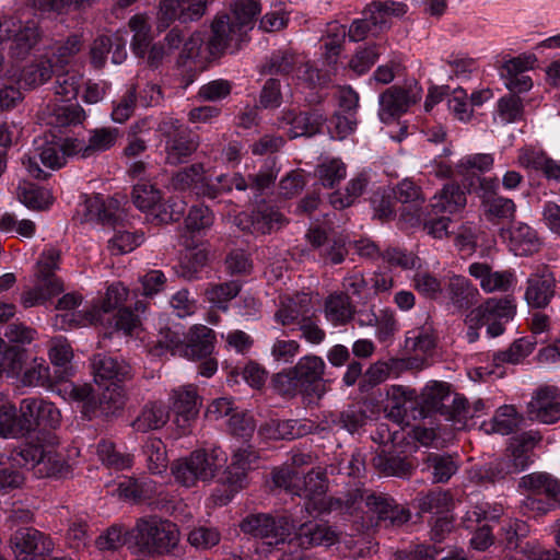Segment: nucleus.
<instances>
[{
  "instance_id": "nucleus-50",
  "label": "nucleus",
  "mask_w": 560,
  "mask_h": 560,
  "mask_svg": "<svg viewBox=\"0 0 560 560\" xmlns=\"http://www.w3.org/2000/svg\"><path fill=\"white\" fill-rule=\"evenodd\" d=\"M424 465L431 471L433 482L436 483L448 481L458 469L453 456L446 454H429Z\"/></svg>"
},
{
  "instance_id": "nucleus-47",
  "label": "nucleus",
  "mask_w": 560,
  "mask_h": 560,
  "mask_svg": "<svg viewBox=\"0 0 560 560\" xmlns=\"http://www.w3.org/2000/svg\"><path fill=\"white\" fill-rule=\"evenodd\" d=\"M132 201L141 211H150L153 215L163 207L162 192L148 180H142L133 186Z\"/></svg>"
},
{
  "instance_id": "nucleus-58",
  "label": "nucleus",
  "mask_w": 560,
  "mask_h": 560,
  "mask_svg": "<svg viewBox=\"0 0 560 560\" xmlns=\"http://www.w3.org/2000/svg\"><path fill=\"white\" fill-rule=\"evenodd\" d=\"M71 139L66 140L63 144L48 143L39 153L42 164L51 170H59L66 163V155H70Z\"/></svg>"
},
{
  "instance_id": "nucleus-22",
  "label": "nucleus",
  "mask_w": 560,
  "mask_h": 560,
  "mask_svg": "<svg viewBox=\"0 0 560 560\" xmlns=\"http://www.w3.org/2000/svg\"><path fill=\"white\" fill-rule=\"evenodd\" d=\"M324 177L323 185L335 189L329 195V202L336 209H343L353 203L364 190L366 180L364 177Z\"/></svg>"
},
{
  "instance_id": "nucleus-61",
  "label": "nucleus",
  "mask_w": 560,
  "mask_h": 560,
  "mask_svg": "<svg viewBox=\"0 0 560 560\" xmlns=\"http://www.w3.org/2000/svg\"><path fill=\"white\" fill-rule=\"evenodd\" d=\"M241 291V284L237 281H229L209 287L206 290L207 299L219 308L226 310V303L234 299Z\"/></svg>"
},
{
  "instance_id": "nucleus-42",
  "label": "nucleus",
  "mask_w": 560,
  "mask_h": 560,
  "mask_svg": "<svg viewBox=\"0 0 560 560\" xmlns=\"http://www.w3.org/2000/svg\"><path fill=\"white\" fill-rule=\"evenodd\" d=\"M510 249L516 256H528L538 252L540 243L536 232L524 223H517L506 232Z\"/></svg>"
},
{
  "instance_id": "nucleus-32",
  "label": "nucleus",
  "mask_w": 560,
  "mask_h": 560,
  "mask_svg": "<svg viewBox=\"0 0 560 560\" xmlns=\"http://www.w3.org/2000/svg\"><path fill=\"white\" fill-rule=\"evenodd\" d=\"M52 72V60L45 56L26 65L19 75L9 71V78L16 79V82L23 89H35L45 84L51 78Z\"/></svg>"
},
{
  "instance_id": "nucleus-33",
  "label": "nucleus",
  "mask_w": 560,
  "mask_h": 560,
  "mask_svg": "<svg viewBox=\"0 0 560 560\" xmlns=\"http://www.w3.org/2000/svg\"><path fill=\"white\" fill-rule=\"evenodd\" d=\"M92 369L96 383L103 381L124 382L131 376V368L128 363L101 353L93 357Z\"/></svg>"
},
{
  "instance_id": "nucleus-21",
  "label": "nucleus",
  "mask_w": 560,
  "mask_h": 560,
  "mask_svg": "<svg viewBox=\"0 0 560 560\" xmlns=\"http://www.w3.org/2000/svg\"><path fill=\"white\" fill-rule=\"evenodd\" d=\"M246 35L226 15L217 18L212 23V36L209 40V54L214 56L228 48L237 49L245 40Z\"/></svg>"
},
{
  "instance_id": "nucleus-39",
  "label": "nucleus",
  "mask_w": 560,
  "mask_h": 560,
  "mask_svg": "<svg viewBox=\"0 0 560 560\" xmlns=\"http://www.w3.org/2000/svg\"><path fill=\"white\" fill-rule=\"evenodd\" d=\"M520 487L535 493H544L550 501L560 505V480L549 472L536 471L525 475Z\"/></svg>"
},
{
  "instance_id": "nucleus-54",
  "label": "nucleus",
  "mask_w": 560,
  "mask_h": 560,
  "mask_svg": "<svg viewBox=\"0 0 560 560\" xmlns=\"http://www.w3.org/2000/svg\"><path fill=\"white\" fill-rule=\"evenodd\" d=\"M435 347L433 328L430 325L413 328L407 332L406 348L420 353H428Z\"/></svg>"
},
{
  "instance_id": "nucleus-15",
  "label": "nucleus",
  "mask_w": 560,
  "mask_h": 560,
  "mask_svg": "<svg viewBox=\"0 0 560 560\" xmlns=\"http://www.w3.org/2000/svg\"><path fill=\"white\" fill-rule=\"evenodd\" d=\"M201 399L194 385H183L174 388L170 394V409L175 416L177 427L184 432L199 413Z\"/></svg>"
},
{
  "instance_id": "nucleus-48",
  "label": "nucleus",
  "mask_w": 560,
  "mask_h": 560,
  "mask_svg": "<svg viewBox=\"0 0 560 560\" xmlns=\"http://www.w3.org/2000/svg\"><path fill=\"white\" fill-rule=\"evenodd\" d=\"M466 205V195L454 183L444 185L440 194L433 197L432 208L435 212L455 213Z\"/></svg>"
},
{
  "instance_id": "nucleus-40",
  "label": "nucleus",
  "mask_w": 560,
  "mask_h": 560,
  "mask_svg": "<svg viewBox=\"0 0 560 560\" xmlns=\"http://www.w3.org/2000/svg\"><path fill=\"white\" fill-rule=\"evenodd\" d=\"M517 164L527 172L560 175V161L549 158L544 151L538 149L524 148L520 150Z\"/></svg>"
},
{
  "instance_id": "nucleus-57",
  "label": "nucleus",
  "mask_w": 560,
  "mask_h": 560,
  "mask_svg": "<svg viewBox=\"0 0 560 560\" xmlns=\"http://www.w3.org/2000/svg\"><path fill=\"white\" fill-rule=\"evenodd\" d=\"M494 158L490 153L467 154L458 161L456 172L470 173L472 175L488 173L492 170Z\"/></svg>"
},
{
  "instance_id": "nucleus-53",
  "label": "nucleus",
  "mask_w": 560,
  "mask_h": 560,
  "mask_svg": "<svg viewBox=\"0 0 560 560\" xmlns=\"http://www.w3.org/2000/svg\"><path fill=\"white\" fill-rule=\"evenodd\" d=\"M148 469L161 475L167 468V456L164 443L160 439H150L143 446Z\"/></svg>"
},
{
  "instance_id": "nucleus-28",
  "label": "nucleus",
  "mask_w": 560,
  "mask_h": 560,
  "mask_svg": "<svg viewBox=\"0 0 560 560\" xmlns=\"http://www.w3.org/2000/svg\"><path fill=\"white\" fill-rule=\"evenodd\" d=\"M258 460V455L252 446L236 450L231 459V464L224 471L223 482L234 489L243 487L247 471L253 469Z\"/></svg>"
},
{
  "instance_id": "nucleus-36",
  "label": "nucleus",
  "mask_w": 560,
  "mask_h": 560,
  "mask_svg": "<svg viewBox=\"0 0 560 560\" xmlns=\"http://www.w3.org/2000/svg\"><path fill=\"white\" fill-rule=\"evenodd\" d=\"M228 177H172L171 186L175 190L191 191L200 197L215 198L225 189L224 179Z\"/></svg>"
},
{
  "instance_id": "nucleus-51",
  "label": "nucleus",
  "mask_w": 560,
  "mask_h": 560,
  "mask_svg": "<svg viewBox=\"0 0 560 560\" xmlns=\"http://www.w3.org/2000/svg\"><path fill=\"white\" fill-rule=\"evenodd\" d=\"M260 11L261 7L257 0H236L232 5L233 20L245 35L253 30L255 18Z\"/></svg>"
},
{
  "instance_id": "nucleus-64",
  "label": "nucleus",
  "mask_w": 560,
  "mask_h": 560,
  "mask_svg": "<svg viewBox=\"0 0 560 560\" xmlns=\"http://www.w3.org/2000/svg\"><path fill=\"white\" fill-rule=\"evenodd\" d=\"M520 421L521 417L517 415L515 407L505 405L497 410L492 419V430L499 434L508 435L515 430Z\"/></svg>"
},
{
  "instance_id": "nucleus-2",
  "label": "nucleus",
  "mask_w": 560,
  "mask_h": 560,
  "mask_svg": "<svg viewBox=\"0 0 560 560\" xmlns=\"http://www.w3.org/2000/svg\"><path fill=\"white\" fill-rule=\"evenodd\" d=\"M225 460V454L219 448L210 452L195 451L188 457L177 460L172 466V472L177 482L189 488L198 481L212 480Z\"/></svg>"
},
{
  "instance_id": "nucleus-41",
  "label": "nucleus",
  "mask_w": 560,
  "mask_h": 560,
  "mask_svg": "<svg viewBox=\"0 0 560 560\" xmlns=\"http://www.w3.org/2000/svg\"><path fill=\"white\" fill-rule=\"evenodd\" d=\"M122 397L117 388H106L98 400L94 395L82 404L81 411L88 418L92 419L97 416L108 417L114 415L122 407Z\"/></svg>"
},
{
  "instance_id": "nucleus-34",
  "label": "nucleus",
  "mask_w": 560,
  "mask_h": 560,
  "mask_svg": "<svg viewBox=\"0 0 560 560\" xmlns=\"http://www.w3.org/2000/svg\"><path fill=\"white\" fill-rule=\"evenodd\" d=\"M324 122L325 117L317 112L300 114L287 112L282 117V127H288L290 138L313 136L320 130Z\"/></svg>"
},
{
  "instance_id": "nucleus-45",
  "label": "nucleus",
  "mask_w": 560,
  "mask_h": 560,
  "mask_svg": "<svg viewBox=\"0 0 560 560\" xmlns=\"http://www.w3.org/2000/svg\"><path fill=\"white\" fill-rule=\"evenodd\" d=\"M16 196L20 202L33 210H43L52 203L50 191L28 179L20 182Z\"/></svg>"
},
{
  "instance_id": "nucleus-9",
  "label": "nucleus",
  "mask_w": 560,
  "mask_h": 560,
  "mask_svg": "<svg viewBox=\"0 0 560 560\" xmlns=\"http://www.w3.org/2000/svg\"><path fill=\"white\" fill-rule=\"evenodd\" d=\"M422 96V89L417 82L406 88L393 86L380 95L378 117L382 122L390 124Z\"/></svg>"
},
{
  "instance_id": "nucleus-20",
  "label": "nucleus",
  "mask_w": 560,
  "mask_h": 560,
  "mask_svg": "<svg viewBox=\"0 0 560 560\" xmlns=\"http://www.w3.org/2000/svg\"><path fill=\"white\" fill-rule=\"evenodd\" d=\"M164 130L170 137L165 147L166 163L170 165L184 163L197 148V144L189 136L188 129L177 120H172L164 124Z\"/></svg>"
},
{
  "instance_id": "nucleus-38",
  "label": "nucleus",
  "mask_w": 560,
  "mask_h": 560,
  "mask_svg": "<svg viewBox=\"0 0 560 560\" xmlns=\"http://www.w3.org/2000/svg\"><path fill=\"white\" fill-rule=\"evenodd\" d=\"M308 433V427L299 420L270 419L258 429V434L267 440H293Z\"/></svg>"
},
{
  "instance_id": "nucleus-30",
  "label": "nucleus",
  "mask_w": 560,
  "mask_h": 560,
  "mask_svg": "<svg viewBox=\"0 0 560 560\" xmlns=\"http://www.w3.org/2000/svg\"><path fill=\"white\" fill-rule=\"evenodd\" d=\"M126 39L118 35L114 37L101 36L91 47V62L95 68H102L110 54L112 62L120 65L127 57Z\"/></svg>"
},
{
  "instance_id": "nucleus-29",
  "label": "nucleus",
  "mask_w": 560,
  "mask_h": 560,
  "mask_svg": "<svg viewBox=\"0 0 560 560\" xmlns=\"http://www.w3.org/2000/svg\"><path fill=\"white\" fill-rule=\"evenodd\" d=\"M294 537L303 548L329 547L338 541L339 534L327 523L306 522L299 527Z\"/></svg>"
},
{
  "instance_id": "nucleus-62",
  "label": "nucleus",
  "mask_w": 560,
  "mask_h": 560,
  "mask_svg": "<svg viewBox=\"0 0 560 560\" xmlns=\"http://www.w3.org/2000/svg\"><path fill=\"white\" fill-rule=\"evenodd\" d=\"M40 398L28 397L20 402L18 420L22 435L38 427V411Z\"/></svg>"
},
{
  "instance_id": "nucleus-52",
  "label": "nucleus",
  "mask_w": 560,
  "mask_h": 560,
  "mask_svg": "<svg viewBox=\"0 0 560 560\" xmlns=\"http://www.w3.org/2000/svg\"><path fill=\"white\" fill-rule=\"evenodd\" d=\"M535 348V342L526 338L515 340L509 349L493 353L492 360L497 366L503 363L516 364L529 355Z\"/></svg>"
},
{
  "instance_id": "nucleus-10",
  "label": "nucleus",
  "mask_w": 560,
  "mask_h": 560,
  "mask_svg": "<svg viewBox=\"0 0 560 560\" xmlns=\"http://www.w3.org/2000/svg\"><path fill=\"white\" fill-rule=\"evenodd\" d=\"M10 545L16 560H37L54 549L50 537L34 527L16 529L10 537Z\"/></svg>"
},
{
  "instance_id": "nucleus-44",
  "label": "nucleus",
  "mask_w": 560,
  "mask_h": 560,
  "mask_svg": "<svg viewBox=\"0 0 560 560\" xmlns=\"http://www.w3.org/2000/svg\"><path fill=\"white\" fill-rule=\"evenodd\" d=\"M325 317L335 326L350 322L354 308L347 293H332L327 296L324 305Z\"/></svg>"
},
{
  "instance_id": "nucleus-56",
  "label": "nucleus",
  "mask_w": 560,
  "mask_h": 560,
  "mask_svg": "<svg viewBox=\"0 0 560 560\" xmlns=\"http://www.w3.org/2000/svg\"><path fill=\"white\" fill-rule=\"evenodd\" d=\"M418 508L422 513H444L447 512L453 502L451 495L446 491L436 490L417 498Z\"/></svg>"
},
{
  "instance_id": "nucleus-1",
  "label": "nucleus",
  "mask_w": 560,
  "mask_h": 560,
  "mask_svg": "<svg viewBox=\"0 0 560 560\" xmlns=\"http://www.w3.org/2000/svg\"><path fill=\"white\" fill-rule=\"evenodd\" d=\"M138 549L147 555H162L172 551L179 541L177 526L156 516L140 518L133 529Z\"/></svg>"
},
{
  "instance_id": "nucleus-5",
  "label": "nucleus",
  "mask_w": 560,
  "mask_h": 560,
  "mask_svg": "<svg viewBox=\"0 0 560 560\" xmlns=\"http://www.w3.org/2000/svg\"><path fill=\"white\" fill-rule=\"evenodd\" d=\"M40 33L34 21L23 22L15 16L0 18V45L10 43V56L25 58L37 45Z\"/></svg>"
},
{
  "instance_id": "nucleus-35",
  "label": "nucleus",
  "mask_w": 560,
  "mask_h": 560,
  "mask_svg": "<svg viewBox=\"0 0 560 560\" xmlns=\"http://www.w3.org/2000/svg\"><path fill=\"white\" fill-rule=\"evenodd\" d=\"M369 490L354 489L349 491L343 498L324 495L320 502H317L314 512H341L348 514H355L358 511L365 506L364 497L368 495Z\"/></svg>"
},
{
  "instance_id": "nucleus-11",
  "label": "nucleus",
  "mask_w": 560,
  "mask_h": 560,
  "mask_svg": "<svg viewBox=\"0 0 560 560\" xmlns=\"http://www.w3.org/2000/svg\"><path fill=\"white\" fill-rule=\"evenodd\" d=\"M302 394L308 397L322 398L326 392L324 374L326 370L325 361L315 354L304 355L292 366Z\"/></svg>"
},
{
  "instance_id": "nucleus-7",
  "label": "nucleus",
  "mask_w": 560,
  "mask_h": 560,
  "mask_svg": "<svg viewBox=\"0 0 560 560\" xmlns=\"http://www.w3.org/2000/svg\"><path fill=\"white\" fill-rule=\"evenodd\" d=\"M365 499V513L375 526L399 527L406 524L410 517L409 509L397 504L393 498L383 492L370 491Z\"/></svg>"
},
{
  "instance_id": "nucleus-14",
  "label": "nucleus",
  "mask_w": 560,
  "mask_h": 560,
  "mask_svg": "<svg viewBox=\"0 0 560 560\" xmlns=\"http://www.w3.org/2000/svg\"><path fill=\"white\" fill-rule=\"evenodd\" d=\"M556 294V278L547 266L538 268L526 280L524 300L530 308H546Z\"/></svg>"
},
{
  "instance_id": "nucleus-23",
  "label": "nucleus",
  "mask_w": 560,
  "mask_h": 560,
  "mask_svg": "<svg viewBox=\"0 0 560 560\" xmlns=\"http://www.w3.org/2000/svg\"><path fill=\"white\" fill-rule=\"evenodd\" d=\"M468 275L475 278L486 293L506 292L514 282V273L510 270L494 271L487 262H472L468 266Z\"/></svg>"
},
{
  "instance_id": "nucleus-37",
  "label": "nucleus",
  "mask_w": 560,
  "mask_h": 560,
  "mask_svg": "<svg viewBox=\"0 0 560 560\" xmlns=\"http://www.w3.org/2000/svg\"><path fill=\"white\" fill-rule=\"evenodd\" d=\"M446 295L455 308L467 310L477 303L479 291L464 276L454 275L448 279Z\"/></svg>"
},
{
  "instance_id": "nucleus-8",
  "label": "nucleus",
  "mask_w": 560,
  "mask_h": 560,
  "mask_svg": "<svg viewBox=\"0 0 560 560\" xmlns=\"http://www.w3.org/2000/svg\"><path fill=\"white\" fill-rule=\"evenodd\" d=\"M516 306L512 299H488L483 304L471 310V320H480L487 327V334L494 338L505 330V324L515 315Z\"/></svg>"
},
{
  "instance_id": "nucleus-59",
  "label": "nucleus",
  "mask_w": 560,
  "mask_h": 560,
  "mask_svg": "<svg viewBox=\"0 0 560 560\" xmlns=\"http://www.w3.org/2000/svg\"><path fill=\"white\" fill-rule=\"evenodd\" d=\"M22 435L18 420V411L13 404L0 399V438H15Z\"/></svg>"
},
{
  "instance_id": "nucleus-24",
  "label": "nucleus",
  "mask_w": 560,
  "mask_h": 560,
  "mask_svg": "<svg viewBox=\"0 0 560 560\" xmlns=\"http://www.w3.org/2000/svg\"><path fill=\"white\" fill-rule=\"evenodd\" d=\"M326 472L320 469H312L305 476L300 477L296 482L294 495L305 500V510L314 512L317 502L323 500L327 491Z\"/></svg>"
},
{
  "instance_id": "nucleus-17",
  "label": "nucleus",
  "mask_w": 560,
  "mask_h": 560,
  "mask_svg": "<svg viewBox=\"0 0 560 560\" xmlns=\"http://www.w3.org/2000/svg\"><path fill=\"white\" fill-rule=\"evenodd\" d=\"M285 222L283 214L269 206L258 207L250 213L242 212L235 218L240 230L253 234L271 233L281 229Z\"/></svg>"
},
{
  "instance_id": "nucleus-63",
  "label": "nucleus",
  "mask_w": 560,
  "mask_h": 560,
  "mask_svg": "<svg viewBox=\"0 0 560 560\" xmlns=\"http://www.w3.org/2000/svg\"><path fill=\"white\" fill-rule=\"evenodd\" d=\"M213 222V212L207 206L199 205L190 208L185 219V226L190 232L201 233L209 230Z\"/></svg>"
},
{
  "instance_id": "nucleus-31",
  "label": "nucleus",
  "mask_w": 560,
  "mask_h": 560,
  "mask_svg": "<svg viewBox=\"0 0 560 560\" xmlns=\"http://www.w3.org/2000/svg\"><path fill=\"white\" fill-rule=\"evenodd\" d=\"M541 435L535 431L524 432L515 436L510 444V464L509 474H515L524 470L530 464L529 452L540 442Z\"/></svg>"
},
{
  "instance_id": "nucleus-6",
  "label": "nucleus",
  "mask_w": 560,
  "mask_h": 560,
  "mask_svg": "<svg viewBox=\"0 0 560 560\" xmlns=\"http://www.w3.org/2000/svg\"><path fill=\"white\" fill-rule=\"evenodd\" d=\"M407 7L401 2H373L364 12V18L354 21L348 32L352 42L364 39L368 35H376L388 26L389 18L401 16Z\"/></svg>"
},
{
  "instance_id": "nucleus-60",
  "label": "nucleus",
  "mask_w": 560,
  "mask_h": 560,
  "mask_svg": "<svg viewBox=\"0 0 560 560\" xmlns=\"http://www.w3.org/2000/svg\"><path fill=\"white\" fill-rule=\"evenodd\" d=\"M97 455L103 464L115 469H125L131 466V456L117 451L115 444L109 441L98 443Z\"/></svg>"
},
{
  "instance_id": "nucleus-25",
  "label": "nucleus",
  "mask_w": 560,
  "mask_h": 560,
  "mask_svg": "<svg viewBox=\"0 0 560 560\" xmlns=\"http://www.w3.org/2000/svg\"><path fill=\"white\" fill-rule=\"evenodd\" d=\"M313 312L311 296L307 293H296L294 296H283L280 300L275 318L282 326H299Z\"/></svg>"
},
{
  "instance_id": "nucleus-3",
  "label": "nucleus",
  "mask_w": 560,
  "mask_h": 560,
  "mask_svg": "<svg viewBox=\"0 0 560 560\" xmlns=\"http://www.w3.org/2000/svg\"><path fill=\"white\" fill-rule=\"evenodd\" d=\"M60 252L55 248L44 250L37 261L36 281L33 289L26 291L21 302L24 307L44 304L63 290L62 281L55 275L59 268Z\"/></svg>"
},
{
  "instance_id": "nucleus-46",
  "label": "nucleus",
  "mask_w": 560,
  "mask_h": 560,
  "mask_svg": "<svg viewBox=\"0 0 560 560\" xmlns=\"http://www.w3.org/2000/svg\"><path fill=\"white\" fill-rule=\"evenodd\" d=\"M25 350L8 345L0 338V377H18L25 365Z\"/></svg>"
},
{
  "instance_id": "nucleus-55",
  "label": "nucleus",
  "mask_w": 560,
  "mask_h": 560,
  "mask_svg": "<svg viewBox=\"0 0 560 560\" xmlns=\"http://www.w3.org/2000/svg\"><path fill=\"white\" fill-rule=\"evenodd\" d=\"M523 105L518 97L508 96L498 101L493 119L500 125H508L522 118Z\"/></svg>"
},
{
  "instance_id": "nucleus-12",
  "label": "nucleus",
  "mask_w": 560,
  "mask_h": 560,
  "mask_svg": "<svg viewBox=\"0 0 560 560\" xmlns=\"http://www.w3.org/2000/svg\"><path fill=\"white\" fill-rule=\"evenodd\" d=\"M126 202V197L122 195L107 198H102L100 195L84 196V200L79 205L77 214L80 217L81 222L113 223L119 219V212Z\"/></svg>"
},
{
  "instance_id": "nucleus-26",
  "label": "nucleus",
  "mask_w": 560,
  "mask_h": 560,
  "mask_svg": "<svg viewBox=\"0 0 560 560\" xmlns=\"http://www.w3.org/2000/svg\"><path fill=\"white\" fill-rule=\"evenodd\" d=\"M214 331L205 325H194L185 336L183 358L203 360L214 349Z\"/></svg>"
},
{
  "instance_id": "nucleus-43",
  "label": "nucleus",
  "mask_w": 560,
  "mask_h": 560,
  "mask_svg": "<svg viewBox=\"0 0 560 560\" xmlns=\"http://www.w3.org/2000/svg\"><path fill=\"white\" fill-rule=\"evenodd\" d=\"M392 445L388 448H380L373 457V466L380 472L387 476L407 477L411 474L412 466L402 457L392 453Z\"/></svg>"
},
{
  "instance_id": "nucleus-49",
  "label": "nucleus",
  "mask_w": 560,
  "mask_h": 560,
  "mask_svg": "<svg viewBox=\"0 0 560 560\" xmlns=\"http://www.w3.org/2000/svg\"><path fill=\"white\" fill-rule=\"evenodd\" d=\"M170 412L162 404H148L135 419L132 425L139 432H148L162 428L168 420Z\"/></svg>"
},
{
  "instance_id": "nucleus-13",
  "label": "nucleus",
  "mask_w": 560,
  "mask_h": 560,
  "mask_svg": "<svg viewBox=\"0 0 560 560\" xmlns=\"http://www.w3.org/2000/svg\"><path fill=\"white\" fill-rule=\"evenodd\" d=\"M456 404H463L462 395L452 393L444 382H431L421 393V406L427 412H435L454 420Z\"/></svg>"
},
{
  "instance_id": "nucleus-18",
  "label": "nucleus",
  "mask_w": 560,
  "mask_h": 560,
  "mask_svg": "<svg viewBox=\"0 0 560 560\" xmlns=\"http://www.w3.org/2000/svg\"><path fill=\"white\" fill-rule=\"evenodd\" d=\"M82 302V296L75 293L65 294L58 300L56 308L62 313L56 315L55 326L59 329H70L79 326L94 324L100 319V311H75Z\"/></svg>"
},
{
  "instance_id": "nucleus-4",
  "label": "nucleus",
  "mask_w": 560,
  "mask_h": 560,
  "mask_svg": "<svg viewBox=\"0 0 560 560\" xmlns=\"http://www.w3.org/2000/svg\"><path fill=\"white\" fill-rule=\"evenodd\" d=\"M240 526L243 533L275 547L290 542L295 533V524L291 517L267 513L247 515Z\"/></svg>"
},
{
  "instance_id": "nucleus-19",
  "label": "nucleus",
  "mask_w": 560,
  "mask_h": 560,
  "mask_svg": "<svg viewBox=\"0 0 560 560\" xmlns=\"http://www.w3.org/2000/svg\"><path fill=\"white\" fill-rule=\"evenodd\" d=\"M480 185V197L488 221L512 220L515 215V203L512 199L495 197L497 177H477Z\"/></svg>"
},
{
  "instance_id": "nucleus-16",
  "label": "nucleus",
  "mask_w": 560,
  "mask_h": 560,
  "mask_svg": "<svg viewBox=\"0 0 560 560\" xmlns=\"http://www.w3.org/2000/svg\"><path fill=\"white\" fill-rule=\"evenodd\" d=\"M560 389L542 386L537 389L527 404V417L533 421L552 424L560 420Z\"/></svg>"
},
{
  "instance_id": "nucleus-27",
  "label": "nucleus",
  "mask_w": 560,
  "mask_h": 560,
  "mask_svg": "<svg viewBox=\"0 0 560 560\" xmlns=\"http://www.w3.org/2000/svg\"><path fill=\"white\" fill-rule=\"evenodd\" d=\"M118 139L119 130L117 128H95L90 131L86 144L77 139H71V150L69 153H81L83 158H88L112 149Z\"/></svg>"
}]
</instances>
